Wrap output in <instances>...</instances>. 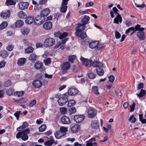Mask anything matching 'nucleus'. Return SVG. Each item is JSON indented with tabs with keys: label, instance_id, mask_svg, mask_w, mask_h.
Instances as JSON below:
<instances>
[{
	"label": "nucleus",
	"instance_id": "obj_1",
	"mask_svg": "<svg viewBox=\"0 0 146 146\" xmlns=\"http://www.w3.org/2000/svg\"><path fill=\"white\" fill-rule=\"evenodd\" d=\"M29 133V129L27 128L25 130L22 131L21 132H18L17 134L16 137L17 139L21 138L23 140L26 141L28 139L29 137L27 135Z\"/></svg>",
	"mask_w": 146,
	"mask_h": 146
},
{
	"label": "nucleus",
	"instance_id": "obj_2",
	"mask_svg": "<svg viewBox=\"0 0 146 146\" xmlns=\"http://www.w3.org/2000/svg\"><path fill=\"white\" fill-rule=\"evenodd\" d=\"M68 96L67 94L65 93L62 95L61 98L58 99V102L60 106H64L68 101Z\"/></svg>",
	"mask_w": 146,
	"mask_h": 146
},
{
	"label": "nucleus",
	"instance_id": "obj_3",
	"mask_svg": "<svg viewBox=\"0 0 146 146\" xmlns=\"http://www.w3.org/2000/svg\"><path fill=\"white\" fill-rule=\"evenodd\" d=\"M80 59L86 67L89 68L92 66V61L91 60L85 58L83 57H81Z\"/></svg>",
	"mask_w": 146,
	"mask_h": 146
},
{
	"label": "nucleus",
	"instance_id": "obj_4",
	"mask_svg": "<svg viewBox=\"0 0 146 146\" xmlns=\"http://www.w3.org/2000/svg\"><path fill=\"white\" fill-rule=\"evenodd\" d=\"M55 43V40L52 38H49L45 40L44 44L46 47H50L53 45Z\"/></svg>",
	"mask_w": 146,
	"mask_h": 146
},
{
	"label": "nucleus",
	"instance_id": "obj_5",
	"mask_svg": "<svg viewBox=\"0 0 146 146\" xmlns=\"http://www.w3.org/2000/svg\"><path fill=\"white\" fill-rule=\"evenodd\" d=\"M70 64L68 62L63 63L61 65V69L62 70V73L63 74L66 72V70L70 68Z\"/></svg>",
	"mask_w": 146,
	"mask_h": 146
},
{
	"label": "nucleus",
	"instance_id": "obj_6",
	"mask_svg": "<svg viewBox=\"0 0 146 146\" xmlns=\"http://www.w3.org/2000/svg\"><path fill=\"white\" fill-rule=\"evenodd\" d=\"M34 68L36 70H38L40 71H43L44 68L43 67V64L39 61H37L35 64Z\"/></svg>",
	"mask_w": 146,
	"mask_h": 146
},
{
	"label": "nucleus",
	"instance_id": "obj_7",
	"mask_svg": "<svg viewBox=\"0 0 146 146\" xmlns=\"http://www.w3.org/2000/svg\"><path fill=\"white\" fill-rule=\"evenodd\" d=\"M69 0H62L61 7L60 8V11L62 13H65L66 11L67 6V5L68 4V2Z\"/></svg>",
	"mask_w": 146,
	"mask_h": 146
},
{
	"label": "nucleus",
	"instance_id": "obj_8",
	"mask_svg": "<svg viewBox=\"0 0 146 146\" xmlns=\"http://www.w3.org/2000/svg\"><path fill=\"white\" fill-rule=\"evenodd\" d=\"M85 116L83 115H76L74 117V120L77 123L82 122L85 118Z\"/></svg>",
	"mask_w": 146,
	"mask_h": 146
},
{
	"label": "nucleus",
	"instance_id": "obj_9",
	"mask_svg": "<svg viewBox=\"0 0 146 146\" xmlns=\"http://www.w3.org/2000/svg\"><path fill=\"white\" fill-rule=\"evenodd\" d=\"M29 5V3L27 2H21L19 3V9L21 10L27 9Z\"/></svg>",
	"mask_w": 146,
	"mask_h": 146
},
{
	"label": "nucleus",
	"instance_id": "obj_10",
	"mask_svg": "<svg viewBox=\"0 0 146 146\" xmlns=\"http://www.w3.org/2000/svg\"><path fill=\"white\" fill-rule=\"evenodd\" d=\"M86 26L82 24H78V26L75 28L76 32L75 33H81L86 29Z\"/></svg>",
	"mask_w": 146,
	"mask_h": 146
},
{
	"label": "nucleus",
	"instance_id": "obj_11",
	"mask_svg": "<svg viewBox=\"0 0 146 146\" xmlns=\"http://www.w3.org/2000/svg\"><path fill=\"white\" fill-rule=\"evenodd\" d=\"M88 113L89 117L90 118L94 117L97 114L96 111L95 110L92 109H89Z\"/></svg>",
	"mask_w": 146,
	"mask_h": 146
},
{
	"label": "nucleus",
	"instance_id": "obj_12",
	"mask_svg": "<svg viewBox=\"0 0 146 146\" xmlns=\"http://www.w3.org/2000/svg\"><path fill=\"white\" fill-rule=\"evenodd\" d=\"M61 121L62 123L64 124H69L71 122V121L68 117L66 115L63 116L61 118Z\"/></svg>",
	"mask_w": 146,
	"mask_h": 146
},
{
	"label": "nucleus",
	"instance_id": "obj_13",
	"mask_svg": "<svg viewBox=\"0 0 146 146\" xmlns=\"http://www.w3.org/2000/svg\"><path fill=\"white\" fill-rule=\"evenodd\" d=\"M78 93V90L77 89L75 88H71L68 90L67 94L68 95L74 96Z\"/></svg>",
	"mask_w": 146,
	"mask_h": 146
},
{
	"label": "nucleus",
	"instance_id": "obj_14",
	"mask_svg": "<svg viewBox=\"0 0 146 146\" xmlns=\"http://www.w3.org/2000/svg\"><path fill=\"white\" fill-rule=\"evenodd\" d=\"M10 14L11 13L10 11L7 10L1 12L0 15L2 17L6 19L9 17Z\"/></svg>",
	"mask_w": 146,
	"mask_h": 146
},
{
	"label": "nucleus",
	"instance_id": "obj_15",
	"mask_svg": "<svg viewBox=\"0 0 146 146\" xmlns=\"http://www.w3.org/2000/svg\"><path fill=\"white\" fill-rule=\"evenodd\" d=\"M32 84L36 88H40L42 86V82L40 80H36L33 81Z\"/></svg>",
	"mask_w": 146,
	"mask_h": 146
},
{
	"label": "nucleus",
	"instance_id": "obj_16",
	"mask_svg": "<svg viewBox=\"0 0 146 146\" xmlns=\"http://www.w3.org/2000/svg\"><path fill=\"white\" fill-rule=\"evenodd\" d=\"M52 23L50 21L46 22L43 25V27L46 30H50L52 27Z\"/></svg>",
	"mask_w": 146,
	"mask_h": 146
},
{
	"label": "nucleus",
	"instance_id": "obj_17",
	"mask_svg": "<svg viewBox=\"0 0 146 146\" xmlns=\"http://www.w3.org/2000/svg\"><path fill=\"white\" fill-rule=\"evenodd\" d=\"M50 12V10L48 8H45L41 12L40 15L41 17H46L49 14Z\"/></svg>",
	"mask_w": 146,
	"mask_h": 146
},
{
	"label": "nucleus",
	"instance_id": "obj_18",
	"mask_svg": "<svg viewBox=\"0 0 146 146\" xmlns=\"http://www.w3.org/2000/svg\"><path fill=\"white\" fill-rule=\"evenodd\" d=\"M95 141L96 139L95 138L91 139L88 141L87 142L86 146H97V143H93V141Z\"/></svg>",
	"mask_w": 146,
	"mask_h": 146
},
{
	"label": "nucleus",
	"instance_id": "obj_19",
	"mask_svg": "<svg viewBox=\"0 0 146 146\" xmlns=\"http://www.w3.org/2000/svg\"><path fill=\"white\" fill-rule=\"evenodd\" d=\"M91 125L92 128L96 129H98L99 127V123L98 120H94L92 121Z\"/></svg>",
	"mask_w": 146,
	"mask_h": 146
},
{
	"label": "nucleus",
	"instance_id": "obj_20",
	"mask_svg": "<svg viewBox=\"0 0 146 146\" xmlns=\"http://www.w3.org/2000/svg\"><path fill=\"white\" fill-rule=\"evenodd\" d=\"M137 36L141 40H144L145 39L144 32L143 31L138 32L137 34Z\"/></svg>",
	"mask_w": 146,
	"mask_h": 146
},
{
	"label": "nucleus",
	"instance_id": "obj_21",
	"mask_svg": "<svg viewBox=\"0 0 146 146\" xmlns=\"http://www.w3.org/2000/svg\"><path fill=\"white\" fill-rule=\"evenodd\" d=\"M103 67L100 66L96 69V72L99 76H103L104 73V71L102 68Z\"/></svg>",
	"mask_w": 146,
	"mask_h": 146
},
{
	"label": "nucleus",
	"instance_id": "obj_22",
	"mask_svg": "<svg viewBox=\"0 0 146 146\" xmlns=\"http://www.w3.org/2000/svg\"><path fill=\"white\" fill-rule=\"evenodd\" d=\"M90 20V17L89 16L85 15L81 20L82 24L85 26L87 24Z\"/></svg>",
	"mask_w": 146,
	"mask_h": 146
},
{
	"label": "nucleus",
	"instance_id": "obj_23",
	"mask_svg": "<svg viewBox=\"0 0 146 146\" xmlns=\"http://www.w3.org/2000/svg\"><path fill=\"white\" fill-rule=\"evenodd\" d=\"M41 16H38L35 19V23L37 25H40L42 24Z\"/></svg>",
	"mask_w": 146,
	"mask_h": 146
},
{
	"label": "nucleus",
	"instance_id": "obj_24",
	"mask_svg": "<svg viewBox=\"0 0 146 146\" xmlns=\"http://www.w3.org/2000/svg\"><path fill=\"white\" fill-rule=\"evenodd\" d=\"M92 66L94 67H98L100 66L104 67V65L99 62H98L96 60H94L92 62Z\"/></svg>",
	"mask_w": 146,
	"mask_h": 146
},
{
	"label": "nucleus",
	"instance_id": "obj_25",
	"mask_svg": "<svg viewBox=\"0 0 146 146\" xmlns=\"http://www.w3.org/2000/svg\"><path fill=\"white\" fill-rule=\"evenodd\" d=\"M35 22V18L33 17L29 16L25 20V23L27 24H31Z\"/></svg>",
	"mask_w": 146,
	"mask_h": 146
},
{
	"label": "nucleus",
	"instance_id": "obj_26",
	"mask_svg": "<svg viewBox=\"0 0 146 146\" xmlns=\"http://www.w3.org/2000/svg\"><path fill=\"white\" fill-rule=\"evenodd\" d=\"M29 124L27 121L24 122L23 124V125L18 127L17 129V130L18 131H20L23 129H24L28 127Z\"/></svg>",
	"mask_w": 146,
	"mask_h": 146
},
{
	"label": "nucleus",
	"instance_id": "obj_27",
	"mask_svg": "<svg viewBox=\"0 0 146 146\" xmlns=\"http://www.w3.org/2000/svg\"><path fill=\"white\" fill-rule=\"evenodd\" d=\"M26 59L25 58H19L17 61V64L19 66L23 65L25 63Z\"/></svg>",
	"mask_w": 146,
	"mask_h": 146
},
{
	"label": "nucleus",
	"instance_id": "obj_28",
	"mask_svg": "<svg viewBox=\"0 0 146 146\" xmlns=\"http://www.w3.org/2000/svg\"><path fill=\"white\" fill-rule=\"evenodd\" d=\"M114 23L118 24L119 22L121 23L122 21V18L120 14L117 15V17L114 19Z\"/></svg>",
	"mask_w": 146,
	"mask_h": 146
},
{
	"label": "nucleus",
	"instance_id": "obj_29",
	"mask_svg": "<svg viewBox=\"0 0 146 146\" xmlns=\"http://www.w3.org/2000/svg\"><path fill=\"white\" fill-rule=\"evenodd\" d=\"M80 128V126L78 125H75L71 128V131L73 133L78 131Z\"/></svg>",
	"mask_w": 146,
	"mask_h": 146
},
{
	"label": "nucleus",
	"instance_id": "obj_30",
	"mask_svg": "<svg viewBox=\"0 0 146 146\" xmlns=\"http://www.w3.org/2000/svg\"><path fill=\"white\" fill-rule=\"evenodd\" d=\"M75 34L76 36L80 37L82 40L87 37V35L86 33L82 32L81 33H75Z\"/></svg>",
	"mask_w": 146,
	"mask_h": 146
},
{
	"label": "nucleus",
	"instance_id": "obj_31",
	"mask_svg": "<svg viewBox=\"0 0 146 146\" xmlns=\"http://www.w3.org/2000/svg\"><path fill=\"white\" fill-rule=\"evenodd\" d=\"M21 31L23 35H27L29 32L30 30L27 28H24L21 29Z\"/></svg>",
	"mask_w": 146,
	"mask_h": 146
},
{
	"label": "nucleus",
	"instance_id": "obj_32",
	"mask_svg": "<svg viewBox=\"0 0 146 146\" xmlns=\"http://www.w3.org/2000/svg\"><path fill=\"white\" fill-rule=\"evenodd\" d=\"M24 24V22L21 20L17 21L15 23V26L18 28H20Z\"/></svg>",
	"mask_w": 146,
	"mask_h": 146
},
{
	"label": "nucleus",
	"instance_id": "obj_33",
	"mask_svg": "<svg viewBox=\"0 0 146 146\" xmlns=\"http://www.w3.org/2000/svg\"><path fill=\"white\" fill-rule=\"evenodd\" d=\"M18 15L19 17L21 19L26 18L27 17L26 14L22 11H20Z\"/></svg>",
	"mask_w": 146,
	"mask_h": 146
},
{
	"label": "nucleus",
	"instance_id": "obj_34",
	"mask_svg": "<svg viewBox=\"0 0 146 146\" xmlns=\"http://www.w3.org/2000/svg\"><path fill=\"white\" fill-rule=\"evenodd\" d=\"M146 94V91L145 90L141 89L139 93L137 94V96L139 98L143 97Z\"/></svg>",
	"mask_w": 146,
	"mask_h": 146
},
{
	"label": "nucleus",
	"instance_id": "obj_35",
	"mask_svg": "<svg viewBox=\"0 0 146 146\" xmlns=\"http://www.w3.org/2000/svg\"><path fill=\"white\" fill-rule=\"evenodd\" d=\"M37 58V56L34 54H31L29 57V60L30 61L35 62Z\"/></svg>",
	"mask_w": 146,
	"mask_h": 146
},
{
	"label": "nucleus",
	"instance_id": "obj_36",
	"mask_svg": "<svg viewBox=\"0 0 146 146\" xmlns=\"http://www.w3.org/2000/svg\"><path fill=\"white\" fill-rule=\"evenodd\" d=\"M98 43V41H95L90 42L89 44V46L91 48H96Z\"/></svg>",
	"mask_w": 146,
	"mask_h": 146
},
{
	"label": "nucleus",
	"instance_id": "obj_37",
	"mask_svg": "<svg viewBox=\"0 0 146 146\" xmlns=\"http://www.w3.org/2000/svg\"><path fill=\"white\" fill-rule=\"evenodd\" d=\"M55 142L54 139H52L50 140H48L46 141L44 143L45 146H51Z\"/></svg>",
	"mask_w": 146,
	"mask_h": 146
},
{
	"label": "nucleus",
	"instance_id": "obj_38",
	"mask_svg": "<svg viewBox=\"0 0 146 146\" xmlns=\"http://www.w3.org/2000/svg\"><path fill=\"white\" fill-rule=\"evenodd\" d=\"M54 135L55 137L57 139H59L64 136L60 130L56 131L54 133Z\"/></svg>",
	"mask_w": 146,
	"mask_h": 146
},
{
	"label": "nucleus",
	"instance_id": "obj_39",
	"mask_svg": "<svg viewBox=\"0 0 146 146\" xmlns=\"http://www.w3.org/2000/svg\"><path fill=\"white\" fill-rule=\"evenodd\" d=\"M60 131L64 136L66 134V132L67 131L68 129L66 127H62L60 128Z\"/></svg>",
	"mask_w": 146,
	"mask_h": 146
},
{
	"label": "nucleus",
	"instance_id": "obj_40",
	"mask_svg": "<svg viewBox=\"0 0 146 146\" xmlns=\"http://www.w3.org/2000/svg\"><path fill=\"white\" fill-rule=\"evenodd\" d=\"M16 3V2L13 0H7L6 2L7 5H15Z\"/></svg>",
	"mask_w": 146,
	"mask_h": 146
},
{
	"label": "nucleus",
	"instance_id": "obj_41",
	"mask_svg": "<svg viewBox=\"0 0 146 146\" xmlns=\"http://www.w3.org/2000/svg\"><path fill=\"white\" fill-rule=\"evenodd\" d=\"M8 25L7 22L4 21L0 25V30H2L6 28Z\"/></svg>",
	"mask_w": 146,
	"mask_h": 146
},
{
	"label": "nucleus",
	"instance_id": "obj_42",
	"mask_svg": "<svg viewBox=\"0 0 146 146\" xmlns=\"http://www.w3.org/2000/svg\"><path fill=\"white\" fill-rule=\"evenodd\" d=\"M0 56L3 58H5L8 56V52L5 50L1 51Z\"/></svg>",
	"mask_w": 146,
	"mask_h": 146
},
{
	"label": "nucleus",
	"instance_id": "obj_43",
	"mask_svg": "<svg viewBox=\"0 0 146 146\" xmlns=\"http://www.w3.org/2000/svg\"><path fill=\"white\" fill-rule=\"evenodd\" d=\"M141 26L140 25H136L135 28V30L136 31H142L145 30V29L143 27H141Z\"/></svg>",
	"mask_w": 146,
	"mask_h": 146
},
{
	"label": "nucleus",
	"instance_id": "obj_44",
	"mask_svg": "<svg viewBox=\"0 0 146 146\" xmlns=\"http://www.w3.org/2000/svg\"><path fill=\"white\" fill-rule=\"evenodd\" d=\"M34 50V48L31 47L30 46L27 48L25 50V52L27 53H30L32 52Z\"/></svg>",
	"mask_w": 146,
	"mask_h": 146
},
{
	"label": "nucleus",
	"instance_id": "obj_45",
	"mask_svg": "<svg viewBox=\"0 0 146 146\" xmlns=\"http://www.w3.org/2000/svg\"><path fill=\"white\" fill-rule=\"evenodd\" d=\"M68 106L71 107L72 106L76 104V102L73 100H70L68 101Z\"/></svg>",
	"mask_w": 146,
	"mask_h": 146
},
{
	"label": "nucleus",
	"instance_id": "obj_46",
	"mask_svg": "<svg viewBox=\"0 0 146 146\" xmlns=\"http://www.w3.org/2000/svg\"><path fill=\"white\" fill-rule=\"evenodd\" d=\"M46 125L45 124H43L39 127V131L40 132H43L46 130Z\"/></svg>",
	"mask_w": 146,
	"mask_h": 146
},
{
	"label": "nucleus",
	"instance_id": "obj_47",
	"mask_svg": "<svg viewBox=\"0 0 146 146\" xmlns=\"http://www.w3.org/2000/svg\"><path fill=\"white\" fill-rule=\"evenodd\" d=\"M51 59L50 58H48L45 59L44 60V62L46 65H48L50 64Z\"/></svg>",
	"mask_w": 146,
	"mask_h": 146
},
{
	"label": "nucleus",
	"instance_id": "obj_48",
	"mask_svg": "<svg viewBox=\"0 0 146 146\" xmlns=\"http://www.w3.org/2000/svg\"><path fill=\"white\" fill-rule=\"evenodd\" d=\"M68 110L69 111L70 114L74 113L76 112V108L74 107L70 108H69Z\"/></svg>",
	"mask_w": 146,
	"mask_h": 146
},
{
	"label": "nucleus",
	"instance_id": "obj_49",
	"mask_svg": "<svg viewBox=\"0 0 146 146\" xmlns=\"http://www.w3.org/2000/svg\"><path fill=\"white\" fill-rule=\"evenodd\" d=\"M68 33L67 32H64L62 34H61L59 36V38L62 40L63 39L65 38L68 36Z\"/></svg>",
	"mask_w": 146,
	"mask_h": 146
},
{
	"label": "nucleus",
	"instance_id": "obj_50",
	"mask_svg": "<svg viewBox=\"0 0 146 146\" xmlns=\"http://www.w3.org/2000/svg\"><path fill=\"white\" fill-rule=\"evenodd\" d=\"M28 100L26 98H22L21 100H18L17 102L19 103H23L27 102Z\"/></svg>",
	"mask_w": 146,
	"mask_h": 146
},
{
	"label": "nucleus",
	"instance_id": "obj_51",
	"mask_svg": "<svg viewBox=\"0 0 146 146\" xmlns=\"http://www.w3.org/2000/svg\"><path fill=\"white\" fill-rule=\"evenodd\" d=\"M92 90L94 94H99L98 91V88L97 86H94L92 88Z\"/></svg>",
	"mask_w": 146,
	"mask_h": 146
},
{
	"label": "nucleus",
	"instance_id": "obj_52",
	"mask_svg": "<svg viewBox=\"0 0 146 146\" xmlns=\"http://www.w3.org/2000/svg\"><path fill=\"white\" fill-rule=\"evenodd\" d=\"M60 110L62 114H64L66 113L67 110L66 108L62 107L60 108Z\"/></svg>",
	"mask_w": 146,
	"mask_h": 146
},
{
	"label": "nucleus",
	"instance_id": "obj_53",
	"mask_svg": "<svg viewBox=\"0 0 146 146\" xmlns=\"http://www.w3.org/2000/svg\"><path fill=\"white\" fill-rule=\"evenodd\" d=\"M129 121L131 123H134L136 121V119L134 117V115H133L129 118Z\"/></svg>",
	"mask_w": 146,
	"mask_h": 146
},
{
	"label": "nucleus",
	"instance_id": "obj_54",
	"mask_svg": "<svg viewBox=\"0 0 146 146\" xmlns=\"http://www.w3.org/2000/svg\"><path fill=\"white\" fill-rule=\"evenodd\" d=\"M24 92L23 91L20 92L17 91L15 92V94L18 97H20L24 95Z\"/></svg>",
	"mask_w": 146,
	"mask_h": 146
},
{
	"label": "nucleus",
	"instance_id": "obj_55",
	"mask_svg": "<svg viewBox=\"0 0 146 146\" xmlns=\"http://www.w3.org/2000/svg\"><path fill=\"white\" fill-rule=\"evenodd\" d=\"M13 90L12 89H9L6 91L7 94L9 96H11L13 94Z\"/></svg>",
	"mask_w": 146,
	"mask_h": 146
},
{
	"label": "nucleus",
	"instance_id": "obj_56",
	"mask_svg": "<svg viewBox=\"0 0 146 146\" xmlns=\"http://www.w3.org/2000/svg\"><path fill=\"white\" fill-rule=\"evenodd\" d=\"M88 76L91 79H94L96 77V75L92 72L89 73Z\"/></svg>",
	"mask_w": 146,
	"mask_h": 146
},
{
	"label": "nucleus",
	"instance_id": "obj_57",
	"mask_svg": "<svg viewBox=\"0 0 146 146\" xmlns=\"http://www.w3.org/2000/svg\"><path fill=\"white\" fill-rule=\"evenodd\" d=\"M135 103H133L132 105L130 106L129 107L130 108V112H132L135 110Z\"/></svg>",
	"mask_w": 146,
	"mask_h": 146
},
{
	"label": "nucleus",
	"instance_id": "obj_58",
	"mask_svg": "<svg viewBox=\"0 0 146 146\" xmlns=\"http://www.w3.org/2000/svg\"><path fill=\"white\" fill-rule=\"evenodd\" d=\"M76 58V56L74 55L69 56L68 57V60L69 61H72Z\"/></svg>",
	"mask_w": 146,
	"mask_h": 146
},
{
	"label": "nucleus",
	"instance_id": "obj_59",
	"mask_svg": "<svg viewBox=\"0 0 146 146\" xmlns=\"http://www.w3.org/2000/svg\"><path fill=\"white\" fill-rule=\"evenodd\" d=\"M11 85V81L10 80H7L6 82L4 84V86L5 87H8L9 86Z\"/></svg>",
	"mask_w": 146,
	"mask_h": 146
},
{
	"label": "nucleus",
	"instance_id": "obj_60",
	"mask_svg": "<svg viewBox=\"0 0 146 146\" xmlns=\"http://www.w3.org/2000/svg\"><path fill=\"white\" fill-rule=\"evenodd\" d=\"M21 113L20 111H17L14 113V115L17 118V120H19V115Z\"/></svg>",
	"mask_w": 146,
	"mask_h": 146
},
{
	"label": "nucleus",
	"instance_id": "obj_61",
	"mask_svg": "<svg viewBox=\"0 0 146 146\" xmlns=\"http://www.w3.org/2000/svg\"><path fill=\"white\" fill-rule=\"evenodd\" d=\"M36 102L35 100H34L32 101L29 104V107H33L36 103Z\"/></svg>",
	"mask_w": 146,
	"mask_h": 146
},
{
	"label": "nucleus",
	"instance_id": "obj_62",
	"mask_svg": "<svg viewBox=\"0 0 146 146\" xmlns=\"http://www.w3.org/2000/svg\"><path fill=\"white\" fill-rule=\"evenodd\" d=\"M121 36V34L117 31H115V36L116 38H119Z\"/></svg>",
	"mask_w": 146,
	"mask_h": 146
},
{
	"label": "nucleus",
	"instance_id": "obj_63",
	"mask_svg": "<svg viewBox=\"0 0 146 146\" xmlns=\"http://www.w3.org/2000/svg\"><path fill=\"white\" fill-rule=\"evenodd\" d=\"M6 64V62L4 61L0 62V68L4 67Z\"/></svg>",
	"mask_w": 146,
	"mask_h": 146
},
{
	"label": "nucleus",
	"instance_id": "obj_64",
	"mask_svg": "<svg viewBox=\"0 0 146 146\" xmlns=\"http://www.w3.org/2000/svg\"><path fill=\"white\" fill-rule=\"evenodd\" d=\"M109 82L112 83L114 81L115 77L113 75H112L109 77Z\"/></svg>",
	"mask_w": 146,
	"mask_h": 146
}]
</instances>
